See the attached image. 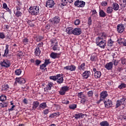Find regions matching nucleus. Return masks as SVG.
Masks as SVG:
<instances>
[{"instance_id": "nucleus-1", "label": "nucleus", "mask_w": 126, "mask_h": 126, "mask_svg": "<svg viewBox=\"0 0 126 126\" xmlns=\"http://www.w3.org/2000/svg\"><path fill=\"white\" fill-rule=\"evenodd\" d=\"M29 11L32 15H37L39 13V6L31 7L30 8Z\"/></svg>"}, {"instance_id": "nucleus-2", "label": "nucleus", "mask_w": 126, "mask_h": 126, "mask_svg": "<svg viewBox=\"0 0 126 126\" xmlns=\"http://www.w3.org/2000/svg\"><path fill=\"white\" fill-rule=\"evenodd\" d=\"M74 5L77 7H84L85 6V2L82 0H77L74 2Z\"/></svg>"}, {"instance_id": "nucleus-3", "label": "nucleus", "mask_w": 126, "mask_h": 126, "mask_svg": "<svg viewBox=\"0 0 126 126\" xmlns=\"http://www.w3.org/2000/svg\"><path fill=\"white\" fill-rule=\"evenodd\" d=\"M60 21H61V18L59 16H55L50 20V22H51L52 24H54L55 25L59 24V23H60Z\"/></svg>"}, {"instance_id": "nucleus-4", "label": "nucleus", "mask_w": 126, "mask_h": 126, "mask_svg": "<svg viewBox=\"0 0 126 126\" xmlns=\"http://www.w3.org/2000/svg\"><path fill=\"white\" fill-rule=\"evenodd\" d=\"M0 64L3 67H9L10 66V62L7 60H4L0 63Z\"/></svg>"}, {"instance_id": "nucleus-5", "label": "nucleus", "mask_w": 126, "mask_h": 126, "mask_svg": "<svg viewBox=\"0 0 126 126\" xmlns=\"http://www.w3.org/2000/svg\"><path fill=\"white\" fill-rule=\"evenodd\" d=\"M54 5H55V2H54V0H47L46 3V7L48 8H51L52 7H54Z\"/></svg>"}, {"instance_id": "nucleus-6", "label": "nucleus", "mask_w": 126, "mask_h": 126, "mask_svg": "<svg viewBox=\"0 0 126 126\" xmlns=\"http://www.w3.org/2000/svg\"><path fill=\"white\" fill-rule=\"evenodd\" d=\"M64 69L65 70H69L70 71H75L76 66L74 65H70L64 67Z\"/></svg>"}, {"instance_id": "nucleus-7", "label": "nucleus", "mask_w": 126, "mask_h": 126, "mask_svg": "<svg viewBox=\"0 0 126 126\" xmlns=\"http://www.w3.org/2000/svg\"><path fill=\"white\" fill-rule=\"evenodd\" d=\"M69 88V87L66 86L63 87L59 92L60 95H64V94H65V92L68 90Z\"/></svg>"}, {"instance_id": "nucleus-8", "label": "nucleus", "mask_w": 126, "mask_h": 126, "mask_svg": "<svg viewBox=\"0 0 126 126\" xmlns=\"http://www.w3.org/2000/svg\"><path fill=\"white\" fill-rule=\"evenodd\" d=\"M81 33H82V31L80 28H75L73 30V34L76 36H79V35H80Z\"/></svg>"}, {"instance_id": "nucleus-9", "label": "nucleus", "mask_w": 126, "mask_h": 126, "mask_svg": "<svg viewBox=\"0 0 126 126\" xmlns=\"http://www.w3.org/2000/svg\"><path fill=\"white\" fill-rule=\"evenodd\" d=\"M119 33H123L125 31V26L123 24H119L117 27Z\"/></svg>"}, {"instance_id": "nucleus-10", "label": "nucleus", "mask_w": 126, "mask_h": 126, "mask_svg": "<svg viewBox=\"0 0 126 126\" xmlns=\"http://www.w3.org/2000/svg\"><path fill=\"white\" fill-rule=\"evenodd\" d=\"M56 81L58 84L63 83V77H62L61 74H57V79L56 80Z\"/></svg>"}, {"instance_id": "nucleus-11", "label": "nucleus", "mask_w": 126, "mask_h": 126, "mask_svg": "<svg viewBox=\"0 0 126 126\" xmlns=\"http://www.w3.org/2000/svg\"><path fill=\"white\" fill-rule=\"evenodd\" d=\"M106 108H111L113 106V102L109 99L104 102Z\"/></svg>"}, {"instance_id": "nucleus-12", "label": "nucleus", "mask_w": 126, "mask_h": 126, "mask_svg": "<svg viewBox=\"0 0 126 126\" xmlns=\"http://www.w3.org/2000/svg\"><path fill=\"white\" fill-rule=\"evenodd\" d=\"M97 46H98L101 49H105V47H106V41L105 40H101L97 44Z\"/></svg>"}, {"instance_id": "nucleus-13", "label": "nucleus", "mask_w": 126, "mask_h": 126, "mask_svg": "<svg viewBox=\"0 0 126 126\" xmlns=\"http://www.w3.org/2000/svg\"><path fill=\"white\" fill-rule=\"evenodd\" d=\"M16 82H18L20 84H24L26 82V80L23 78L20 77L16 79Z\"/></svg>"}, {"instance_id": "nucleus-14", "label": "nucleus", "mask_w": 126, "mask_h": 126, "mask_svg": "<svg viewBox=\"0 0 126 126\" xmlns=\"http://www.w3.org/2000/svg\"><path fill=\"white\" fill-rule=\"evenodd\" d=\"M61 54H62V53H54V52H52L50 54V57H51V58H52V59H58V58L60 57L59 56H61Z\"/></svg>"}, {"instance_id": "nucleus-15", "label": "nucleus", "mask_w": 126, "mask_h": 126, "mask_svg": "<svg viewBox=\"0 0 126 126\" xmlns=\"http://www.w3.org/2000/svg\"><path fill=\"white\" fill-rule=\"evenodd\" d=\"M82 76L84 79H87L89 76H90V71H85V72L82 74Z\"/></svg>"}, {"instance_id": "nucleus-16", "label": "nucleus", "mask_w": 126, "mask_h": 126, "mask_svg": "<svg viewBox=\"0 0 126 126\" xmlns=\"http://www.w3.org/2000/svg\"><path fill=\"white\" fill-rule=\"evenodd\" d=\"M107 97H108V93L107 91H103L100 93L101 99H106Z\"/></svg>"}, {"instance_id": "nucleus-17", "label": "nucleus", "mask_w": 126, "mask_h": 126, "mask_svg": "<svg viewBox=\"0 0 126 126\" xmlns=\"http://www.w3.org/2000/svg\"><path fill=\"white\" fill-rule=\"evenodd\" d=\"M53 85L54 84L52 82L48 83L47 87L44 88V91H47L48 90H51L52 89V87H53Z\"/></svg>"}, {"instance_id": "nucleus-18", "label": "nucleus", "mask_w": 126, "mask_h": 126, "mask_svg": "<svg viewBox=\"0 0 126 126\" xmlns=\"http://www.w3.org/2000/svg\"><path fill=\"white\" fill-rule=\"evenodd\" d=\"M105 68L110 70L113 68V63L110 62L109 63H107L105 65Z\"/></svg>"}, {"instance_id": "nucleus-19", "label": "nucleus", "mask_w": 126, "mask_h": 126, "mask_svg": "<svg viewBox=\"0 0 126 126\" xmlns=\"http://www.w3.org/2000/svg\"><path fill=\"white\" fill-rule=\"evenodd\" d=\"M39 105H40V103L38 101H34L32 103V110L35 111V110L38 108V106H39Z\"/></svg>"}, {"instance_id": "nucleus-20", "label": "nucleus", "mask_w": 126, "mask_h": 126, "mask_svg": "<svg viewBox=\"0 0 126 126\" xmlns=\"http://www.w3.org/2000/svg\"><path fill=\"white\" fill-rule=\"evenodd\" d=\"M73 117H75V119H76V120H78V119L83 118V117H84V114L82 113H78L75 114L74 116H73Z\"/></svg>"}, {"instance_id": "nucleus-21", "label": "nucleus", "mask_w": 126, "mask_h": 126, "mask_svg": "<svg viewBox=\"0 0 126 126\" xmlns=\"http://www.w3.org/2000/svg\"><path fill=\"white\" fill-rule=\"evenodd\" d=\"M2 8H4V9H5L6 11H8L9 12L10 14H11V10L9 9V8L7 7V4H6V3H3L2 4Z\"/></svg>"}, {"instance_id": "nucleus-22", "label": "nucleus", "mask_w": 126, "mask_h": 126, "mask_svg": "<svg viewBox=\"0 0 126 126\" xmlns=\"http://www.w3.org/2000/svg\"><path fill=\"white\" fill-rule=\"evenodd\" d=\"M8 53H9V50H8V45H6L5 46V50L4 51V55H3V57H8Z\"/></svg>"}, {"instance_id": "nucleus-23", "label": "nucleus", "mask_w": 126, "mask_h": 126, "mask_svg": "<svg viewBox=\"0 0 126 126\" xmlns=\"http://www.w3.org/2000/svg\"><path fill=\"white\" fill-rule=\"evenodd\" d=\"M124 99H120L119 100H117L116 105V108H119L121 105H124Z\"/></svg>"}, {"instance_id": "nucleus-24", "label": "nucleus", "mask_w": 126, "mask_h": 126, "mask_svg": "<svg viewBox=\"0 0 126 126\" xmlns=\"http://www.w3.org/2000/svg\"><path fill=\"white\" fill-rule=\"evenodd\" d=\"M66 32L67 33V34H69V35H70V34L73 33V30H72V28L71 27H68L66 29Z\"/></svg>"}, {"instance_id": "nucleus-25", "label": "nucleus", "mask_w": 126, "mask_h": 126, "mask_svg": "<svg viewBox=\"0 0 126 126\" xmlns=\"http://www.w3.org/2000/svg\"><path fill=\"white\" fill-rule=\"evenodd\" d=\"M99 16L100 17H105L107 16V14L102 9H99Z\"/></svg>"}, {"instance_id": "nucleus-26", "label": "nucleus", "mask_w": 126, "mask_h": 126, "mask_svg": "<svg viewBox=\"0 0 126 126\" xmlns=\"http://www.w3.org/2000/svg\"><path fill=\"white\" fill-rule=\"evenodd\" d=\"M46 108H47V104L46 102H43L39 105L38 110H40L41 109H46Z\"/></svg>"}, {"instance_id": "nucleus-27", "label": "nucleus", "mask_w": 126, "mask_h": 126, "mask_svg": "<svg viewBox=\"0 0 126 126\" xmlns=\"http://www.w3.org/2000/svg\"><path fill=\"white\" fill-rule=\"evenodd\" d=\"M9 89V86L7 84H5L2 86L1 87V91H6L7 90H8Z\"/></svg>"}, {"instance_id": "nucleus-28", "label": "nucleus", "mask_w": 126, "mask_h": 126, "mask_svg": "<svg viewBox=\"0 0 126 126\" xmlns=\"http://www.w3.org/2000/svg\"><path fill=\"white\" fill-rule=\"evenodd\" d=\"M112 8L114 10H118L119 8V4L117 3H113L112 4Z\"/></svg>"}, {"instance_id": "nucleus-29", "label": "nucleus", "mask_w": 126, "mask_h": 126, "mask_svg": "<svg viewBox=\"0 0 126 126\" xmlns=\"http://www.w3.org/2000/svg\"><path fill=\"white\" fill-rule=\"evenodd\" d=\"M101 75H102V74L99 71H97L94 72L95 78H100V77H101Z\"/></svg>"}, {"instance_id": "nucleus-30", "label": "nucleus", "mask_w": 126, "mask_h": 126, "mask_svg": "<svg viewBox=\"0 0 126 126\" xmlns=\"http://www.w3.org/2000/svg\"><path fill=\"white\" fill-rule=\"evenodd\" d=\"M34 54L35 56L37 57H39V56H40V54H41V50H40V48L39 47H37L35 49Z\"/></svg>"}, {"instance_id": "nucleus-31", "label": "nucleus", "mask_w": 126, "mask_h": 126, "mask_svg": "<svg viewBox=\"0 0 126 126\" xmlns=\"http://www.w3.org/2000/svg\"><path fill=\"white\" fill-rule=\"evenodd\" d=\"M51 45L54 46L55 45H58V40H57V38H53L51 40Z\"/></svg>"}, {"instance_id": "nucleus-32", "label": "nucleus", "mask_w": 126, "mask_h": 126, "mask_svg": "<svg viewBox=\"0 0 126 126\" xmlns=\"http://www.w3.org/2000/svg\"><path fill=\"white\" fill-rule=\"evenodd\" d=\"M100 126H109L110 124H109V122L107 121H102L100 123Z\"/></svg>"}, {"instance_id": "nucleus-33", "label": "nucleus", "mask_w": 126, "mask_h": 126, "mask_svg": "<svg viewBox=\"0 0 126 126\" xmlns=\"http://www.w3.org/2000/svg\"><path fill=\"white\" fill-rule=\"evenodd\" d=\"M78 68L79 70H84L85 69V63H83L78 66Z\"/></svg>"}, {"instance_id": "nucleus-34", "label": "nucleus", "mask_w": 126, "mask_h": 126, "mask_svg": "<svg viewBox=\"0 0 126 126\" xmlns=\"http://www.w3.org/2000/svg\"><path fill=\"white\" fill-rule=\"evenodd\" d=\"M106 12L108 14H111L113 12V7L111 6L108 7L106 9Z\"/></svg>"}, {"instance_id": "nucleus-35", "label": "nucleus", "mask_w": 126, "mask_h": 126, "mask_svg": "<svg viewBox=\"0 0 126 126\" xmlns=\"http://www.w3.org/2000/svg\"><path fill=\"white\" fill-rule=\"evenodd\" d=\"M99 37H100V38H101V40H103V39H105V38L107 37V34H106V33L105 32H101L99 34Z\"/></svg>"}, {"instance_id": "nucleus-36", "label": "nucleus", "mask_w": 126, "mask_h": 126, "mask_svg": "<svg viewBox=\"0 0 126 126\" xmlns=\"http://www.w3.org/2000/svg\"><path fill=\"white\" fill-rule=\"evenodd\" d=\"M90 60L92 62H95L97 60V56L95 55H94V54H93L91 56Z\"/></svg>"}, {"instance_id": "nucleus-37", "label": "nucleus", "mask_w": 126, "mask_h": 126, "mask_svg": "<svg viewBox=\"0 0 126 126\" xmlns=\"http://www.w3.org/2000/svg\"><path fill=\"white\" fill-rule=\"evenodd\" d=\"M35 39L37 42H40L43 40V37L42 36L37 35L35 37Z\"/></svg>"}, {"instance_id": "nucleus-38", "label": "nucleus", "mask_w": 126, "mask_h": 126, "mask_svg": "<svg viewBox=\"0 0 126 126\" xmlns=\"http://www.w3.org/2000/svg\"><path fill=\"white\" fill-rule=\"evenodd\" d=\"M60 112H55L51 114L49 118H55L56 116H60Z\"/></svg>"}, {"instance_id": "nucleus-39", "label": "nucleus", "mask_w": 126, "mask_h": 126, "mask_svg": "<svg viewBox=\"0 0 126 126\" xmlns=\"http://www.w3.org/2000/svg\"><path fill=\"white\" fill-rule=\"evenodd\" d=\"M21 72H22L21 69H17L15 71L16 75H20V74H21Z\"/></svg>"}, {"instance_id": "nucleus-40", "label": "nucleus", "mask_w": 126, "mask_h": 126, "mask_svg": "<svg viewBox=\"0 0 126 126\" xmlns=\"http://www.w3.org/2000/svg\"><path fill=\"white\" fill-rule=\"evenodd\" d=\"M50 79H51V80H54V81H57V79L58 78V75H56L55 76H51L49 77Z\"/></svg>"}, {"instance_id": "nucleus-41", "label": "nucleus", "mask_w": 126, "mask_h": 126, "mask_svg": "<svg viewBox=\"0 0 126 126\" xmlns=\"http://www.w3.org/2000/svg\"><path fill=\"white\" fill-rule=\"evenodd\" d=\"M52 49L53 51H60V47H58V44H54Z\"/></svg>"}, {"instance_id": "nucleus-42", "label": "nucleus", "mask_w": 126, "mask_h": 126, "mask_svg": "<svg viewBox=\"0 0 126 126\" xmlns=\"http://www.w3.org/2000/svg\"><path fill=\"white\" fill-rule=\"evenodd\" d=\"M5 100H6V96L5 95H2L0 96V101H1V102L5 101Z\"/></svg>"}, {"instance_id": "nucleus-43", "label": "nucleus", "mask_w": 126, "mask_h": 126, "mask_svg": "<svg viewBox=\"0 0 126 126\" xmlns=\"http://www.w3.org/2000/svg\"><path fill=\"white\" fill-rule=\"evenodd\" d=\"M77 106V105H76V104H73L69 105V108L71 110H74L75 109H76Z\"/></svg>"}, {"instance_id": "nucleus-44", "label": "nucleus", "mask_w": 126, "mask_h": 126, "mask_svg": "<svg viewBox=\"0 0 126 126\" xmlns=\"http://www.w3.org/2000/svg\"><path fill=\"white\" fill-rule=\"evenodd\" d=\"M17 56L19 58H22V57L24 56V54H23V52H22V51H20L17 53Z\"/></svg>"}, {"instance_id": "nucleus-45", "label": "nucleus", "mask_w": 126, "mask_h": 126, "mask_svg": "<svg viewBox=\"0 0 126 126\" xmlns=\"http://www.w3.org/2000/svg\"><path fill=\"white\" fill-rule=\"evenodd\" d=\"M88 24L89 26L92 25V19L91 18V17L88 18Z\"/></svg>"}, {"instance_id": "nucleus-46", "label": "nucleus", "mask_w": 126, "mask_h": 126, "mask_svg": "<svg viewBox=\"0 0 126 126\" xmlns=\"http://www.w3.org/2000/svg\"><path fill=\"white\" fill-rule=\"evenodd\" d=\"M121 63L123 65H126V59L124 58H122L121 59Z\"/></svg>"}, {"instance_id": "nucleus-47", "label": "nucleus", "mask_w": 126, "mask_h": 126, "mask_svg": "<svg viewBox=\"0 0 126 126\" xmlns=\"http://www.w3.org/2000/svg\"><path fill=\"white\" fill-rule=\"evenodd\" d=\"M15 15L17 17H19V16H21V15H22V13L19 11H16Z\"/></svg>"}, {"instance_id": "nucleus-48", "label": "nucleus", "mask_w": 126, "mask_h": 126, "mask_svg": "<svg viewBox=\"0 0 126 126\" xmlns=\"http://www.w3.org/2000/svg\"><path fill=\"white\" fill-rule=\"evenodd\" d=\"M93 91H90L88 92V97H93Z\"/></svg>"}, {"instance_id": "nucleus-49", "label": "nucleus", "mask_w": 126, "mask_h": 126, "mask_svg": "<svg viewBox=\"0 0 126 126\" xmlns=\"http://www.w3.org/2000/svg\"><path fill=\"white\" fill-rule=\"evenodd\" d=\"M102 40V38L100 37V36H98L97 38H96V45L99 42H101Z\"/></svg>"}, {"instance_id": "nucleus-50", "label": "nucleus", "mask_w": 126, "mask_h": 126, "mask_svg": "<svg viewBox=\"0 0 126 126\" xmlns=\"http://www.w3.org/2000/svg\"><path fill=\"white\" fill-rule=\"evenodd\" d=\"M126 85L125 84H121L119 86V88H120V89H122L123 88H126Z\"/></svg>"}, {"instance_id": "nucleus-51", "label": "nucleus", "mask_w": 126, "mask_h": 126, "mask_svg": "<svg viewBox=\"0 0 126 126\" xmlns=\"http://www.w3.org/2000/svg\"><path fill=\"white\" fill-rule=\"evenodd\" d=\"M50 63H51V62H50V59L45 60L44 64L45 65L47 66Z\"/></svg>"}, {"instance_id": "nucleus-52", "label": "nucleus", "mask_w": 126, "mask_h": 126, "mask_svg": "<svg viewBox=\"0 0 126 126\" xmlns=\"http://www.w3.org/2000/svg\"><path fill=\"white\" fill-rule=\"evenodd\" d=\"M5 38V35L3 32H0V39H4Z\"/></svg>"}, {"instance_id": "nucleus-53", "label": "nucleus", "mask_w": 126, "mask_h": 126, "mask_svg": "<svg viewBox=\"0 0 126 126\" xmlns=\"http://www.w3.org/2000/svg\"><path fill=\"white\" fill-rule=\"evenodd\" d=\"M80 24V20L78 19L76 20L74 22L75 25H79Z\"/></svg>"}, {"instance_id": "nucleus-54", "label": "nucleus", "mask_w": 126, "mask_h": 126, "mask_svg": "<svg viewBox=\"0 0 126 126\" xmlns=\"http://www.w3.org/2000/svg\"><path fill=\"white\" fill-rule=\"evenodd\" d=\"M101 4L102 6H107V5H108V2H107L106 1H102L101 3Z\"/></svg>"}, {"instance_id": "nucleus-55", "label": "nucleus", "mask_w": 126, "mask_h": 126, "mask_svg": "<svg viewBox=\"0 0 126 126\" xmlns=\"http://www.w3.org/2000/svg\"><path fill=\"white\" fill-rule=\"evenodd\" d=\"M23 43H24L25 45H26V44H27L29 42V41L28 39H27V38H25L23 39Z\"/></svg>"}, {"instance_id": "nucleus-56", "label": "nucleus", "mask_w": 126, "mask_h": 126, "mask_svg": "<svg viewBox=\"0 0 126 126\" xmlns=\"http://www.w3.org/2000/svg\"><path fill=\"white\" fill-rule=\"evenodd\" d=\"M62 103L63 104H65V105H68V104H69V101L63 100L62 101Z\"/></svg>"}, {"instance_id": "nucleus-57", "label": "nucleus", "mask_w": 126, "mask_h": 126, "mask_svg": "<svg viewBox=\"0 0 126 126\" xmlns=\"http://www.w3.org/2000/svg\"><path fill=\"white\" fill-rule=\"evenodd\" d=\"M41 63V61H40L39 60H36L35 61V65H39V64H40V63Z\"/></svg>"}, {"instance_id": "nucleus-58", "label": "nucleus", "mask_w": 126, "mask_h": 126, "mask_svg": "<svg viewBox=\"0 0 126 126\" xmlns=\"http://www.w3.org/2000/svg\"><path fill=\"white\" fill-rule=\"evenodd\" d=\"M46 66H47L44 63L42 64L41 65H40V69H44V68H45V67H46Z\"/></svg>"}, {"instance_id": "nucleus-59", "label": "nucleus", "mask_w": 126, "mask_h": 126, "mask_svg": "<svg viewBox=\"0 0 126 126\" xmlns=\"http://www.w3.org/2000/svg\"><path fill=\"white\" fill-rule=\"evenodd\" d=\"M113 63L115 65H118V64H119V61L118 60H114Z\"/></svg>"}, {"instance_id": "nucleus-60", "label": "nucleus", "mask_w": 126, "mask_h": 126, "mask_svg": "<svg viewBox=\"0 0 126 126\" xmlns=\"http://www.w3.org/2000/svg\"><path fill=\"white\" fill-rule=\"evenodd\" d=\"M43 113L44 115H47V114H49V109H45L43 111Z\"/></svg>"}, {"instance_id": "nucleus-61", "label": "nucleus", "mask_w": 126, "mask_h": 126, "mask_svg": "<svg viewBox=\"0 0 126 126\" xmlns=\"http://www.w3.org/2000/svg\"><path fill=\"white\" fill-rule=\"evenodd\" d=\"M86 102V99L82 98L81 100V103L82 104H84Z\"/></svg>"}, {"instance_id": "nucleus-62", "label": "nucleus", "mask_w": 126, "mask_h": 126, "mask_svg": "<svg viewBox=\"0 0 126 126\" xmlns=\"http://www.w3.org/2000/svg\"><path fill=\"white\" fill-rule=\"evenodd\" d=\"M24 104H28V100L26 98H24L23 101Z\"/></svg>"}, {"instance_id": "nucleus-63", "label": "nucleus", "mask_w": 126, "mask_h": 126, "mask_svg": "<svg viewBox=\"0 0 126 126\" xmlns=\"http://www.w3.org/2000/svg\"><path fill=\"white\" fill-rule=\"evenodd\" d=\"M45 28L47 29V30H50V29L51 28V25L49 24H48L46 26Z\"/></svg>"}, {"instance_id": "nucleus-64", "label": "nucleus", "mask_w": 126, "mask_h": 126, "mask_svg": "<svg viewBox=\"0 0 126 126\" xmlns=\"http://www.w3.org/2000/svg\"><path fill=\"white\" fill-rule=\"evenodd\" d=\"M3 106L4 107H7V105H8V102H3Z\"/></svg>"}]
</instances>
